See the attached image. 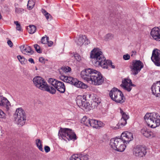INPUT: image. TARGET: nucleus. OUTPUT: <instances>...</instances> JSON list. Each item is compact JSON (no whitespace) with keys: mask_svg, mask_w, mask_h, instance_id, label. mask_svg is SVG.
<instances>
[{"mask_svg":"<svg viewBox=\"0 0 160 160\" xmlns=\"http://www.w3.org/2000/svg\"><path fill=\"white\" fill-rule=\"evenodd\" d=\"M121 137L111 139L110 144L114 150L122 152L125 150L126 144L133 140V137L132 133L128 131L122 133Z\"/></svg>","mask_w":160,"mask_h":160,"instance_id":"nucleus-1","label":"nucleus"},{"mask_svg":"<svg viewBox=\"0 0 160 160\" xmlns=\"http://www.w3.org/2000/svg\"><path fill=\"white\" fill-rule=\"evenodd\" d=\"M90 58L93 59V63L96 67L100 66L103 68H107L108 66L114 68L115 66L112 65L111 61L106 60L101 51L98 48H95L90 54Z\"/></svg>","mask_w":160,"mask_h":160,"instance_id":"nucleus-2","label":"nucleus"},{"mask_svg":"<svg viewBox=\"0 0 160 160\" xmlns=\"http://www.w3.org/2000/svg\"><path fill=\"white\" fill-rule=\"evenodd\" d=\"M34 85L37 88L48 91L52 94L56 92V89L52 87L49 86L47 83L42 77L39 76L35 77L33 80Z\"/></svg>","mask_w":160,"mask_h":160,"instance_id":"nucleus-3","label":"nucleus"},{"mask_svg":"<svg viewBox=\"0 0 160 160\" xmlns=\"http://www.w3.org/2000/svg\"><path fill=\"white\" fill-rule=\"evenodd\" d=\"M148 126L155 128L160 125V116L157 113H147L144 117Z\"/></svg>","mask_w":160,"mask_h":160,"instance_id":"nucleus-4","label":"nucleus"},{"mask_svg":"<svg viewBox=\"0 0 160 160\" xmlns=\"http://www.w3.org/2000/svg\"><path fill=\"white\" fill-rule=\"evenodd\" d=\"M59 78L64 82L71 83L78 88L82 89H86L88 88L86 84L72 77L61 75L60 76Z\"/></svg>","mask_w":160,"mask_h":160,"instance_id":"nucleus-5","label":"nucleus"},{"mask_svg":"<svg viewBox=\"0 0 160 160\" xmlns=\"http://www.w3.org/2000/svg\"><path fill=\"white\" fill-rule=\"evenodd\" d=\"M58 136L60 138H62L66 141L77 139L76 134L72 130L69 128H64L60 130Z\"/></svg>","mask_w":160,"mask_h":160,"instance_id":"nucleus-6","label":"nucleus"},{"mask_svg":"<svg viewBox=\"0 0 160 160\" xmlns=\"http://www.w3.org/2000/svg\"><path fill=\"white\" fill-rule=\"evenodd\" d=\"M109 96L112 99L116 102L122 103L125 101V98L122 92L116 88L110 91Z\"/></svg>","mask_w":160,"mask_h":160,"instance_id":"nucleus-7","label":"nucleus"},{"mask_svg":"<svg viewBox=\"0 0 160 160\" xmlns=\"http://www.w3.org/2000/svg\"><path fill=\"white\" fill-rule=\"evenodd\" d=\"M13 117L15 121L18 125L22 126L25 124L26 116L24 111L22 108H18L16 110Z\"/></svg>","mask_w":160,"mask_h":160,"instance_id":"nucleus-8","label":"nucleus"},{"mask_svg":"<svg viewBox=\"0 0 160 160\" xmlns=\"http://www.w3.org/2000/svg\"><path fill=\"white\" fill-rule=\"evenodd\" d=\"M86 96L79 95L77 96L76 99V102L78 106L82 109H90V104L86 99Z\"/></svg>","mask_w":160,"mask_h":160,"instance_id":"nucleus-9","label":"nucleus"},{"mask_svg":"<svg viewBox=\"0 0 160 160\" xmlns=\"http://www.w3.org/2000/svg\"><path fill=\"white\" fill-rule=\"evenodd\" d=\"M96 72H93L92 73L90 84L95 85L101 84L103 82L104 79L101 73L96 70Z\"/></svg>","mask_w":160,"mask_h":160,"instance_id":"nucleus-10","label":"nucleus"},{"mask_svg":"<svg viewBox=\"0 0 160 160\" xmlns=\"http://www.w3.org/2000/svg\"><path fill=\"white\" fill-rule=\"evenodd\" d=\"M48 82L60 92L63 93L65 92V88L63 82L52 78L49 79Z\"/></svg>","mask_w":160,"mask_h":160,"instance_id":"nucleus-11","label":"nucleus"},{"mask_svg":"<svg viewBox=\"0 0 160 160\" xmlns=\"http://www.w3.org/2000/svg\"><path fill=\"white\" fill-rule=\"evenodd\" d=\"M129 68L131 73L136 75L140 70V60H134L130 63Z\"/></svg>","mask_w":160,"mask_h":160,"instance_id":"nucleus-12","label":"nucleus"},{"mask_svg":"<svg viewBox=\"0 0 160 160\" xmlns=\"http://www.w3.org/2000/svg\"><path fill=\"white\" fill-rule=\"evenodd\" d=\"M93 72H96V70L93 69L88 68L82 71L81 73V77L85 80L88 83L91 81V76L92 75V73Z\"/></svg>","mask_w":160,"mask_h":160,"instance_id":"nucleus-13","label":"nucleus"},{"mask_svg":"<svg viewBox=\"0 0 160 160\" xmlns=\"http://www.w3.org/2000/svg\"><path fill=\"white\" fill-rule=\"evenodd\" d=\"M151 59L156 66H160V50H159L156 49L153 50Z\"/></svg>","mask_w":160,"mask_h":160,"instance_id":"nucleus-14","label":"nucleus"},{"mask_svg":"<svg viewBox=\"0 0 160 160\" xmlns=\"http://www.w3.org/2000/svg\"><path fill=\"white\" fill-rule=\"evenodd\" d=\"M121 86L124 89L128 92H130L132 89V87L134 86V85L132 84L131 80L126 78L122 80Z\"/></svg>","mask_w":160,"mask_h":160,"instance_id":"nucleus-15","label":"nucleus"},{"mask_svg":"<svg viewBox=\"0 0 160 160\" xmlns=\"http://www.w3.org/2000/svg\"><path fill=\"white\" fill-rule=\"evenodd\" d=\"M151 89L153 94L158 97L160 95V83L159 81H157L152 86Z\"/></svg>","mask_w":160,"mask_h":160,"instance_id":"nucleus-16","label":"nucleus"},{"mask_svg":"<svg viewBox=\"0 0 160 160\" xmlns=\"http://www.w3.org/2000/svg\"><path fill=\"white\" fill-rule=\"evenodd\" d=\"M152 37L155 40L160 41V29L158 27L153 28L150 32Z\"/></svg>","mask_w":160,"mask_h":160,"instance_id":"nucleus-17","label":"nucleus"},{"mask_svg":"<svg viewBox=\"0 0 160 160\" xmlns=\"http://www.w3.org/2000/svg\"><path fill=\"white\" fill-rule=\"evenodd\" d=\"M90 126L93 128H98L99 127H102L104 126V123L101 121H98L95 119L90 120L88 126Z\"/></svg>","mask_w":160,"mask_h":160,"instance_id":"nucleus-18","label":"nucleus"},{"mask_svg":"<svg viewBox=\"0 0 160 160\" xmlns=\"http://www.w3.org/2000/svg\"><path fill=\"white\" fill-rule=\"evenodd\" d=\"M20 48L21 52L24 54L29 55L33 53L31 47L27 45H23L20 47Z\"/></svg>","mask_w":160,"mask_h":160,"instance_id":"nucleus-19","label":"nucleus"},{"mask_svg":"<svg viewBox=\"0 0 160 160\" xmlns=\"http://www.w3.org/2000/svg\"><path fill=\"white\" fill-rule=\"evenodd\" d=\"M120 112L122 115V117L119 121L118 124L123 126L127 124V120L129 118V116L122 110L121 108L120 109Z\"/></svg>","mask_w":160,"mask_h":160,"instance_id":"nucleus-20","label":"nucleus"},{"mask_svg":"<svg viewBox=\"0 0 160 160\" xmlns=\"http://www.w3.org/2000/svg\"><path fill=\"white\" fill-rule=\"evenodd\" d=\"M141 133L145 137L149 138H151L155 136V134L153 132L146 128H144L141 130Z\"/></svg>","mask_w":160,"mask_h":160,"instance_id":"nucleus-21","label":"nucleus"},{"mask_svg":"<svg viewBox=\"0 0 160 160\" xmlns=\"http://www.w3.org/2000/svg\"><path fill=\"white\" fill-rule=\"evenodd\" d=\"M88 156L84 154H73L70 158V160H88Z\"/></svg>","mask_w":160,"mask_h":160,"instance_id":"nucleus-22","label":"nucleus"},{"mask_svg":"<svg viewBox=\"0 0 160 160\" xmlns=\"http://www.w3.org/2000/svg\"><path fill=\"white\" fill-rule=\"evenodd\" d=\"M133 155L136 157H138L140 155V145H136L134 146L133 149Z\"/></svg>","mask_w":160,"mask_h":160,"instance_id":"nucleus-23","label":"nucleus"},{"mask_svg":"<svg viewBox=\"0 0 160 160\" xmlns=\"http://www.w3.org/2000/svg\"><path fill=\"white\" fill-rule=\"evenodd\" d=\"M86 39V36L85 35L80 36L76 42L77 44L81 46L84 43V40Z\"/></svg>","mask_w":160,"mask_h":160,"instance_id":"nucleus-24","label":"nucleus"},{"mask_svg":"<svg viewBox=\"0 0 160 160\" xmlns=\"http://www.w3.org/2000/svg\"><path fill=\"white\" fill-rule=\"evenodd\" d=\"M0 106H8L10 105V102L6 98L3 97L1 100H0Z\"/></svg>","mask_w":160,"mask_h":160,"instance_id":"nucleus-25","label":"nucleus"},{"mask_svg":"<svg viewBox=\"0 0 160 160\" xmlns=\"http://www.w3.org/2000/svg\"><path fill=\"white\" fill-rule=\"evenodd\" d=\"M90 119L87 118V117H84L81 120V122L86 126H88Z\"/></svg>","mask_w":160,"mask_h":160,"instance_id":"nucleus-26","label":"nucleus"},{"mask_svg":"<svg viewBox=\"0 0 160 160\" xmlns=\"http://www.w3.org/2000/svg\"><path fill=\"white\" fill-rule=\"evenodd\" d=\"M36 144L38 148L41 151H43L42 141L39 139L36 140Z\"/></svg>","mask_w":160,"mask_h":160,"instance_id":"nucleus-27","label":"nucleus"},{"mask_svg":"<svg viewBox=\"0 0 160 160\" xmlns=\"http://www.w3.org/2000/svg\"><path fill=\"white\" fill-rule=\"evenodd\" d=\"M35 4L34 0H29L27 5L28 8L29 10L32 9L34 6Z\"/></svg>","mask_w":160,"mask_h":160,"instance_id":"nucleus-28","label":"nucleus"},{"mask_svg":"<svg viewBox=\"0 0 160 160\" xmlns=\"http://www.w3.org/2000/svg\"><path fill=\"white\" fill-rule=\"evenodd\" d=\"M42 12L45 16L46 19L48 20H51L52 17L51 15L48 13L45 9L42 10Z\"/></svg>","mask_w":160,"mask_h":160,"instance_id":"nucleus-29","label":"nucleus"},{"mask_svg":"<svg viewBox=\"0 0 160 160\" xmlns=\"http://www.w3.org/2000/svg\"><path fill=\"white\" fill-rule=\"evenodd\" d=\"M28 32L30 33L33 34L36 31V27L33 25H30L28 28Z\"/></svg>","mask_w":160,"mask_h":160,"instance_id":"nucleus-30","label":"nucleus"},{"mask_svg":"<svg viewBox=\"0 0 160 160\" xmlns=\"http://www.w3.org/2000/svg\"><path fill=\"white\" fill-rule=\"evenodd\" d=\"M146 153V147L145 146H141V157L145 156Z\"/></svg>","mask_w":160,"mask_h":160,"instance_id":"nucleus-31","label":"nucleus"},{"mask_svg":"<svg viewBox=\"0 0 160 160\" xmlns=\"http://www.w3.org/2000/svg\"><path fill=\"white\" fill-rule=\"evenodd\" d=\"M17 58L19 62L22 64H25L26 62V60L21 55L17 56Z\"/></svg>","mask_w":160,"mask_h":160,"instance_id":"nucleus-32","label":"nucleus"},{"mask_svg":"<svg viewBox=\"0 0 160 160\" xmlns=\"http://www.w3.org/2000/svg\"><path fill=\"white\" fill-rule=\"evenodd\" d=\"M113 38V35L111 33H108L106 34L104 37V40L107 41L112 39Z\"/></svg>","mask_w":160,"mask_h":160,"instance_id":"nucleus-33","label":"nucleus"},{"mask_svg":"<svg viewBox=\"0 0 160 160\" xmlns=\"http://www.w3.org/2000/svg\"><path fill=\"white\" fill-rule=\"evenodd\" d=\"M101 103V102L100 100H98V98H95L93 102H92V105H94L95 106H98L99 104H100Z\"/></svg>","mask_w":160,"mask_h":160,"instance_id":"nucleus-34","label":"nucleus"},{"mask_svg":"<svg viewBox=\"0 0 160 160\" xmlns=\"http://www.w3.org/2000/svg\"><path fill=\"white\" fill-rule=\"evenodd\" d=\"M14 23L16 24V29L18 31H21L22 30V28L21 26H20V24L18 22L15 21L14 22Z\"/></svg>","mask_w":160,"mask_h":160,"instance_id":"nucleus-35","label":"nucleus"},{"mask_svg":"<svg viewBox=\"0 0 160 160\" xmlns=\"http://www.w3.org/2000/svg\"><path fill=\"white\" fill-rule=\"evenodd\" d=\"M62 69L65 72H70L71 70V68L68 66L62 67Z\"/></svg>","mask_w":160,"mask_h":160,"instance_id":"nucleus-36","label":"nucleus"},{"mask_svg":"<svg viewBox=\"0 0 160 160\" xmlns=\"http://www.w3.org/2000/svg\"><path fill=\"white\" fill-rule=\"evenodd\" d=\"M74 57L77 61H80L81 60V57L79 55L78 53H76L73 55Z\"/></svg>","mask_w":160,"mask_h":160,"instance_id":"nucleus-37","label":"nucleus"},{"mask_svg":"<svg viewBox=\"0 0 160 160\" xmlns=\"http://www.w3.org/2000/svg\"><path fill=\"white\" fill-rule=\"evenodd\" d=\"M34 47L37 52L38 53L41 52L40 46L38 44H36L34 45Z\"/></svg>","mask_w":160,"mask_h":160,"instance_id":"nucleus-38","label":"nucleus"},{"mask_svg":"<svg viewBox=\"0 0 160 160\" xmlns=\"http://www.w3.org/2000/svg\"><path fill=\"white\" fill-rule=\"evenodd\" d=\"M48 38L43 37L42 38L41 41L42 43L44 44H46L48 42Z\"/></svg>","mask_w":160,"mask_h":160,"instance_id":"nucleus-39","label":"nucleus"},{"mask_svg":"<svg viewBox=\"0 0 160 160\" xmlns=\"http://www.w3.org/2000/svg\"><path fill=\"white\" fill-rule=\"evenodd\" d=\"M23 11V9L22 8H15V12L17 13H19Z\"/></svg>","mask_w":160,"mask_h":160,"instance_id":"nucleus-40","label":"nucleus"},{"mask_svg":"<svg viewBox=\"0 0 160 160\" xmlns=\"http://www.w3.org/2000/svg\"><path fill=\"white\" fill-rule=\"evenodd\" d=\"M123 58L125 60H128L130 58V56L128 54H125L123 55Z\"/></svg>","mask_w":160,"mask_h":160,"instance_id":"nucleus-41","label":"nucleus"},{"mask_svg":"<svg viewBox=\"0 0 160 160\" xmlns=\"http://www.w3.org/2000/svg\"><path fill=\"white\" fill-rule=\"evenodd\" d=\"M44 149L45 152L47 153L50 150V148L48 146H45Z\"/></svg>","mask_w":160,"mask_h":160,"instance_id":"nucleus-42","label":"nucleus"},{"mask_svg":"<svg viewBox=\"0 0 160 160\" xmlns=\"http://www.w3.org/2000/svg\"><path fill=\"white\" fill-rule=\"evenodd\" d=\"M5 116V114L3 111L0 109V118H3Z\"/></svg>","mask_w":160,"mask_h":160,"instance_id":"nucleus-43","label":"nucleus"},{"mask_svg":"<svg viewBox=\"0 0 160 160\" xmlns=\"http://www.w3.org/2000/svg\"><path fill=\"white\" fill-rule=\"evenodd\" d=\"M90 43V40L86 38V39L84 40V43L85 45H88Z\"/></svg>","mask_w":160,"mask_h":160,"instance_id":"nucleus-44","label":"nucleus"},{"mask_svg":"<svg viewBox=\"0 0 160 160\" xmlns=\"http://www.w3.org/2000/svg\"><path fill=\"white\" fill-rule=\"evenodd\" d=\"M7 43H8V45H9V46L10 47H11L13 46L12 43V41L11 40H8Z\"/></svg>","mask_w":160,"mask_h":160,"instance_id":"nucleus-45","label":"nucleus"},{"mask_svg":"<svg viewBox=\"0 0 160 160\" xmlns=\"http://www.w3.org/2000/svg\"><path fill=\"white\" fill-rule=\"evenodd\" d=\"M44 59L43 57H41L39 58V61L42 63L44 62Z\"/></svg>","mask_w":160,"mask_h":160,"instance_id":"nucleus-46","label":"nucleus"},{"mask_svg":"<svg viewBox=\"0 0 160 160\" xmlns=\"http://www.w3.org/2000/svg\"><path fill=\"white\" fill-rule=\"evenodd\" d=\"M28 61L31 63H34V60L32 58H29Z\"/></svg>","mask_w":160,"mask_h":160,"instance_id":"nucleus-47","label":"nucleus"},{"mask_svg":"<svg viewBox=\"0 0 160 160\" xmlns=\"http://www.w3.org/2000/svg\"><path fill=\"white\" fill-rule=\"evenodd\" d=\"M48 46H51L53 44V42L52 41H50V42H48Z\"/></svg>","mask_w":160,"mask_h":160,"instance_id":"nucleus-48","label":"nucleus"},{"mask_svg":"<svg viewBox=\"0 0 160 160\" xmlns=\"http://www.w3.org/2000/svg\"><path fill=\"white\" fill-rule=\"evenodd\" d=\"M143 67V64L142 62H141V69Z\"/></svg>","mask_w":160,"mask_h":160,"instance_id":"nucleus-49","label":"nucleus"},{"mask_svg":"<svg viewBox=\"0 0 160 160\" xmlns=\"http://www.w3.org/2000/svg\"><path fill=\"white\" fill-rule=\"evenodd\" d=\"M119 125V126H121V127H120V128H121V127H123V126H121V125H119Z\"/></svg>","mask_w":160,"mask_h":160,"instance_id":"nucleus-50","label":"nucleus"},{"mask_svg":"<svg viewBox=\"0 0 160 160\" xmlns=\"http://www.w3.org/2000/svg\"><path fill=\"white\" fill-rule=\"evenodd\" d=\"M1 14H0V19H1Z\"/></svg>","mask_w":160,"mask_h":160,"instance_id":"nucleus-51","label":"nucleus"},{"mask_svg":"<svg viewBox=\"0 0 160 160\" xmlns=\"http://www.w3.org/2000/svg\"><path fill=\"white\" fill-rule=\"evenodd\" d=\"M36 70L37 69V68H36Z\"/></svg>","mask_w":160,"mask_h":160,"instance_id":"nucleus-52","label":"nucleus"}]
</instances>
